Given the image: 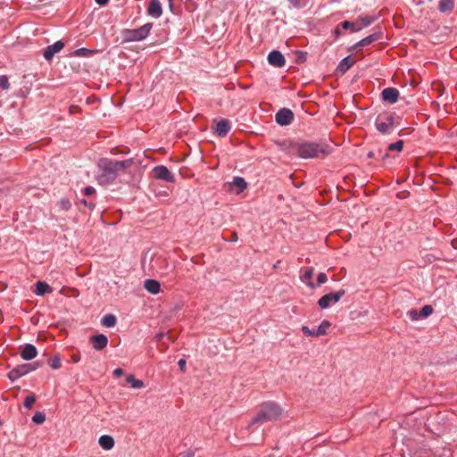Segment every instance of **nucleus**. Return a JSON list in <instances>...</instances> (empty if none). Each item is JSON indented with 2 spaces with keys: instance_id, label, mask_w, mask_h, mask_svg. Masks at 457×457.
Instances as JSON below:
<instances>
[{
  "instance_id": "1",
  "label": "nucleus",
  "mask_w": 457,
  "mask_h": 457,
  "mask_svg": "<svg viewBox=\"0 0 457 457\" xmlns=\"http://www.w3.org/2000/svg\"><path fill=\"white\" fill-rule=\"evenodd\" d=\"M287 152L289 154L308 159L324 157L330 154V149L324 143L301 142L290 143Z\"/></svg>"
},
{
  "instance_id": "2",
  "label": "nucleus",
  "mask_w": 457,
  "mask_h": 457,
  "mask_svg": "<svg viewBox=\"0 0 457 457\" xmlns=\"http://www.w3.org/2000/svg\"><path fill=\"white\" fill-rule=\"evenodd\" d=\"M132 160L112 161L109 159H101L98 166L102 170L101 179L104 181H112L120 172L124 171L132 164Z\"/></svg>"
},
{
  "instance_id": "3",
  "label": "nucleus",
  "mask_w": 457,
  "mask_h": 457,
  "mask_svg": "<svg viewBox=\"0 0 457 457\" xmlns=\"http://www.w3.org/2000/svg\"><path fill=\"white\" fill-rule=\"evenodd\" d=\"M283 410L274 402L263 403L258 413L253 418L251 425L262 424L268 421H274L280 418Z\"/></svg>"
},
{
  "instance_id": "4",
  "label": "nucleus",
  "mask_w": 457,
  "mask_h": 457,
  "mask_svg": "<svg viewBox=\"0 0 457 457\" xmlns=\"http://www.w3.org/2000/svg\"><path fill=\"white\" fill-rule=\"evenodd\" d=\"M153 28L152 23H146L142 27L135 29H126L123 32L124 38L128 41H140L145 39Z\"/></svg>"
},
{
  "instance_id": "5",
  "label": "nucleus",
  "mask_w": 457,
  "mask_h": 457,
  "mask_svg": "<svg viewBox=\"0 0 457 457\" xmlns=\"http://www.w3.org/2000/svg\"><path fill=\"white\" fill-rule=\"evenodd\" d=\"M377 129L382 134H390L395 127L392 114L383 113L378 116L375 121Z\"/></svg>"
},
{
  "instance_id": "6",
  "label": "nucleus",
  "mask_w": 457,
  "mask_h": 457,
  "mask_svg": "<svg viewBox=\"0 0 457 457\" xmlns=\"http://www.w3.org/2000/svg\"><path fill=\"white\" fill-rule=\"evenodd\" d=\"M345 295V289H340L335 293L327 294L319 299L318 305L321 309H327L332 303H338Z\"/></svg>"
},
{
  "instance_id": "7",
  "label": "nucleus",
  "mask_w": 457,
  "mask_h": 457,
  "mask_svg": "<svg viewBox=\"0 0 457 457\" xmlns=\"http://www.w3.org/2000/svg\"><path fill=\"white\" fill-rule=\"evenodd\" d=\"M153 176L156 179L164 180L166 182H174V175L168 170L166 166L159 165L153 169Z\"/></svg>"
},
{
  "instance_id": "8",
  "label": "nucleus",
  "mask_w": 457,
  "mask_h": 457,
  "mask_svg": "<svg viewBox=\"0 0 457 457\" xmlns=\"http://www.w3.org/2000/svg\"><path fill=\"white\" fill-rule=\"evenodd\" d=\"M275 119L280 126H287L294 120V112L290 109L282 108L276 113Z\"/></svg>"
},
{
  "instance_id": "9",
  "label": "nucleus",
  "mask_w": 457,
  "mask_h": 457,
  "mask_svg": "<svg viewBox=\"0 0 457 457\" xmlns=\"http://www.w3.org/2000/svg\"><path fill=\"white\" fill-rule=\"evenodd\" d=\"M400 93L399 90L395 87H386L383 89L381 96L383 101L389 104H395L398 101Z\"/></svg>"
},
{
  "instance_id": "10",
  "label": "nucleus",
  "mask_w": 457,
  "mask_h": 457,
  "mask_svg": "<svg viewBox=\"0 0 457 457\" xmlns=\"http://www.w3.org/2000/svg\"><path fill=\"white\" fill-rule=\"evenodd\" d=\"M433 312V308L430 305H425L420 311L411 310L408 312V316L411 320H417L420 318H427Z\"/></svg>"
},
{
  "instance_id": "11",
  "label": "nucleus",
  "mask_w": 457,
  "mask_h": 457,
  "mask_svg": "<svg viewBox=\"0 0 457 457\" xmlns=\"http://www.w3.org/2000/svg\"><path fill=\"white\" fill-rule=\"evenodd\" d=\"M268 62L272 66L283 67L285 65L286 59L279 51L273 50L268 55Z\"/></svg>"
},
{
  "instance_id": "12",
  "label": "nucleus",
  "mask_w": 457,
  "mask_h": 457,
  "mask_svg": "<svg viewBox=\"0 0 457 457\" xmlns=\"http://www.w3.org/2000/svg\"><path fill=\"white\" fill-rule=\"evenodd\" d=\"M63 47L64 43L62 41H56L54 44L50 45L46 48L43 55L46 60L50 61L54 55L59 53Z\"/></svg>"
},
{
  "instance_id": "13",
  "label": "nucleus",
  "mask_w": 457,
  "mask_h": 457,
  "mask_svg": "<svg viewBox=\"0 0 457 457\" xmlns=\"http://www.w3.org/2000/svg\"><path fill=\"white\" fill-rule=\"evenodd\" d=\"M37 354L36 347L31 344H26L21 347V356L23 360L29 361Z\"/></svg>"
},
{
  "instance_id": "14",
  "label": "nucleus",
  "mask_w": 457,
  "mask_h": 457,
  "mask_svg": "<svg viewBox=\"0 0 457 457\" xmlns=\"http://www.w3.org/2000/svg\"><path fill=\"white\" fill-rule=\"evenodd\" d=\"M147 13L154 18H159L162 13V8L159 0H151L147 8Z\"/></svg>"
},
{
  "instance_id": "15",
  "label": "nucleus",
  "mask_w": 457,
  "mask_h": 457,
  "mask_svg": "<svg viewBox=\"0 0 457 457\" xmlns=\"http://www.w3.org/2000/svg\"><path fill=\"white\" fill-rule=\"evenodd\" d=\"M28 373H29V367L24 366V364H22V365H19L16 368L12 369L8 373V378L12 381H14V380L21 378L22 376H25Z\"/></svg>"
},
{
  "instance_id": "16",
  "label": "nucleus",
  "mask_w": 457,
  "mask_h": 457,
  "mask_svg": "<svg viewBox=\"0 0 457 457\" xmlns=\"http://www.w3.org/2000/svg\"><path fill=\"white\" fill-rule=\"evenodd\" d=\"M91 342L93 344V347L99 351L106 347L108 344V338L103 334H98L91 337Z\"/></svg>"
},
{
  "instance_id": "17",
  "label": "nucleus",
  "mask_w": 457,
  "mask_h": 457,
  "mask_svg": "<svg viewBox=\"0 0 457 457\" xmlns=\"http://www.w3.org/2000/svg\"><path fill=\"white\" fill-rule=\"evenodd\" d=\"M144 287L145 290H147L149 293L153 295H156L160 292V283L155 279H146L144 283Z\"/></svg>"
},
{
  "instance_id": "18",
  "label": "nucleus",
  "mask_w": 457,
  "mask_h": 457,
  "mask_svg": "<svg viewBox=\"0 0 457 457\" xmlns=\"http://www.w3.org/2000/svg\"><path fill=\"white\" fill-rule=\"evenodd\" d=\"M313 273H314L313 268H312V267L307 268L305 270L303 275L301 277L302 281L304 282L307 285V287H310L311 289L315 288V285L312 282Z\"/></svg>"
},
{
  "instance_id": "19",
  "label": "nucleus",
  "mask_w": 457,
  "mask_h": 457,
  "mask_svg": "<svg viewBox=\"0 0 457 457\" xmlns=\"http://www.w3.org/2000/svg\"><path fill=\"white\" fill-rule=\"evenodd\" d=\"M454 5V0H440L438 4V10L442 13H449L453 12Z\"/></svg>"
},
{
  "instance_id": "20",
  "label": "nucleus",
  "mask_w": 457,
  "mask_h": 457,
  "mask_svg": "<svg viewBox=\"0 0 457 457\" xmlns=\"http://www.w3.org/2000/svg\"><path fill=\"white\" fill-rule=\"evenodd\" d=\"M98 443L104 450H111L114 446V439L108 435L101 436Z\"/></svg>"
},
{
  "instance_id": "21",
  "label": "nucleus",
  "mask_w": 457,
  "mask_h": 457,
  "mask_svg": "<svg viewBox=\"0 0 457 457\" xmlns=\"http://www.w3.org/2000/svg\"><path fill=\"white\" fill-rule=\"evenodd\" d=\"M230 129V126L228 121L226 120H222L219 121L216 125V133L220 137H225Z\"/></svg>"
},
{
  "instance_id": "22",
  "label": "nucleus",
  "mask_w": 457,
  "mask_h": 457,
  "mask_svg": "<svg viewBox=\"0 0 457 457\" xmlns=\"http://www.w3.org/2000/svg\"><path fill=\"white\" fill-rule=\"evenodd\" d=\"M379 37H380V35L377 34V33L370 35V36L366 37L365 38L361 39V41H359L354 46V48L357 49L359 47L368 46V45L373 43L374 41L378 40Z\"/></svg>"
},
{
  "instance_id": "23",
  "label": "nucleus",
  "mask_w": 457,
  "mask_h": 457,
  "mask_svg": "<svg viewBox=\"0 0 457 457\" xmlns=\"http://www.w3.org/2000/svg\"><path fill=\"white\" fill-rule=\"evenodd\" d=\"M354 64V61L350 57V56H347L345 58H344L338 67H337V70L341 72V73H345Z\"/></svg>"
},
{
  "instance_id": "24",
  "label": "nucleus",
  "mask_w": 457,
  "mask_h": 457,
  "mask_svg": "<svg viewBox=\"0 0 457 457\" xmlns=\"http://www.w3.org/2000/svg\"><path fill=\"white\" fill-rule=\"evenodd\" d=\"M52 291L50 286L44 281H37L36 283V290L35 293L37 295H44L46 293H50Z\"/></svg>"
},
{
  "instance_id": "25",
  "label": "nucleus",
  "mask_w": 457,
  "mask_h": 457,
  "mask_svg": "<svg viewBox=\"0 0 457 457\" xmlns=\"http://www.w3.org/2000/svg\"><path fill=\"white\" fill-rule=\"evenodd\" d=\"M375 19L371 16H362L358 18L355 22L357 23V26L360 27V30L362 29L365 27H368L370 25Z\"/></svg>"
},
{
  "instance_id": "26",
  "label": "nucleus",
  "mask_w": 457,
  "mask_h": 457,
  "mask_svg": "<svg viewBox=\"0 0 457 457\" xmlns=\"http://www.w3.org/2000/svg\"><path fill=\"white\" fill-rule=\"evenodd\" d=\"M247 184L245 180L241 177H236L234 178L233 181L230 183V187H235L238 188L237 194L242 192L245 187Z\"/></svg>"
},
{
  "instance_id": "27",
  "label": "nucleus",
  "mask_w": 457,
  "mask_h": 457,
  "mask_svg": "<svg viewBox=\"0 0 457 457\" xmlns=\"http://www.w3.org/2000/svg\"><path fill=\"white\" fill-rule=\"evenodd\" d=\"M126 381L131 386L132 388H141L144 386L143 381L136 378L131 374L126 376Z\"/></svg>"
},
{
  "instance_id": "28",
  "label": "nucleus",
  "mask_w": 457,
  "mask_h": 457,
  "mask_svg": "<svg viewBox=\"0 0 457 457\" xmlns=\"http://www.w3.org/2000/svg\"><path fill=\"white\" fill-rule=\"evenodd\" d=\"M116 322V317L112 314L105 315L102 320V325L107 328L114 327Z\"/></svg>"
},
{
  "instance_id": "29",
  "label": "nucleus",
  "mask_w": 457,
  "mask_h": 457,
  "mask_svg": "<svg viewBox=\"0 0 457 457\" xmlns=\"http://www.w3.org/2000/svg\"><path fill=\"white\" fill-rule=\"evenodd\" d=\"M341 27L344 29H351L353 32L360 30V27L357 26V23L355 21L351 22L348 21H345L341 23Z\"/></svg>"
},
{
  "instance_id": "30",
  "label": "nucleus",
  "mask_w": 457,
  "mask_h": 457,
  "mask_svg": "<svg viewBox=\"0 0 457 457\" xmlns=\"http://www.w3.org/2000/svg\"><path fill=\"white\" fill-rule=\"evenodd\" d=\"M331 326L328 320H323L317 328L316 335L322 336L327 334V329Z\"/></svg>"
},
{
  "instance_id": "31",
  "label": "nucleus",
  "mask_w": 457,
  "mask_h": 457,
  "mask_svg": "<svg viewBox=\"0 0 457 457\" xmlns=\"http://www.w3.org/2000/svg\"><path fill=\"white\" fill-rule=\"evenodd\" d=\"M93 54L92 50H89L87 48H79L76 51H74L73 55L79 56V57H86Z\"/></svg>"
},
{
  "instance_id": "32",
  "label": "nucleus",
  "mask_w": 457,
  "mask_h": 457,
  "mask_svg": "<svg viewBox=\"0 0 457 457\" xmlns=\"http://www.w3.org/2000/svg\"><path fill=\"white\" fill-rule=\"evenodd\" d=\"M58 206L62 211L67 212L71 209V203L68 199L62 198L58 202Z\"/></svg>"
},
{
  "instance_id": "33",
  "label": "nucleus",
  "mask_w": 457,
  "mask_h": 457,
  "mask_svg": "<svg viewBox=\"0 0 457 457\" xmlns=\"http://www.w3.org/2000/svg\"><path fill=\"white\" fill-rule=\"evenodd\" d=\"M48 364L52 369L58 370L62 365L61 358L59 356H55L48 361Z\"/></svg>"
},
{
  "instance_id": "34",
  "label": "nucleus",
  "mask_w": 457,
  "mask_h": 457,
  "mask_svg": "<svg viewBox=\"0 0 457 457\" xmlns=\"http://www.w3.org/2000/svg\"><path fill=\"white\" fill-rule=\"evenodd\" d=\"M32 420L36 424H42L46 420V415L43 412L37 411L32 417Z\"/></svg>"
},
{
  "instance_id": "35",
  "label": "nucleus",
  "mask_w": 457,
  "mask_h": 457,
  "mask_svg": "<svg viewBox=\"0 0 457 457\" xmlns=\"http://www.w3.org/2000/svg\"><path fill=\"white\" fill-rule=\"evenodd\" d=\"M403 146V142L402 140L396 141L395 143L390 144L388 145L389 151H402Z\"/></svg>"
},
{
  "instance_id": "36",
  "label": "nucleus",
  "mask_w": 457,
  "mask_h": 457,
  "mask_svg": "<svg viewBox=\"0 0 457 457\" xmlns=\"http://www.w3.org/2000/svg\"><path fill=\"white\" fill-rule=\"evenodd\" d=\"M35 402H36L35 395H28L25 398V400H24V406H25V408L31 409L33 404L35 403Z\"/></svg>"
},
{
  "instance_id": "37",
  "label": "nucleus",
  "mask_w": 457,
  "mask_h": 457,
  "mask_svg": "<svg viewBox=\"0 0 457 457\" xmlns=\"http://www.w3.org/2000/svg\"><path fill=\"white\" fill-rule=\"evenodd\" d=\"M302 331L307 337H319V335H316L317 329H311L307 326H303Z\"/></svg>"
},
{
  "instance_id": "38",
  "label": "nucleus",
  "mask_w": 457,
  "mask_h": 457,
  "mask_svg": "<svg viewBox=\"0 0 457 457\" xmlns=\"http://www.w3.org/2000/svg\"><path fill=\"white\" fill-rule=\"evenodd\" d=\"M328 280L327 275L323 272L319 273L317 277V286L320 287L325 284Z\"/></svg>"
},
{
  "instance_id": "39",
  "label": "nucleus",
  "mask_w": 457,
  "mask_h": 457,
  "mask_svg": "<svg viewBox=\"0 0 457 457\" xmlns=\"http://www.w3.org/2000/svg\"><path fill=\"white\" fill-rule=\"evenodd\" d=\"M0 87H2L3 89L9 88V82L7 77L0 76Z\"/></svg>"
},
{
  "instance_id": "40",
  "label": "nucleus",
  "mask_w": 457,
  "mask_h": 457,
  "mask_svg": "<svg viewBox=\"0 0 457 457\" xmlns=\"http://www.w3.org/2000/svg\"><path fill=\"white\" fill-rule=\"evenodd\" d=\"M80 204L86 207H88L89 209H93L95 207V204L92 202H87L85 199H81Z\"/></svg>"
},
{
  "instance_id": "41",
  "label": "nucleus",
  "mask_w": 457,
  "mask_h": 457,
  "mask_svg": "<svg viewBox=\"0 0 457 457\" xmlns=\"http://www.w3.org/2000/svg\"><path fill=\"white\" fill-rule=\"evenodd\" d=\"M95 188L93 187H87L85 189H84V195H91L95 193Z\"/></svg>"
},
{
  "instance_id": "42",
  "label": "nucleus",
  "mask_w": 457,
  "mask_h": 457,
  "mask_svg": "<svg viewBox=\"0 0 457 457\" xmlns=\"http://www.w3.org/2000/svg\"><path fill=\"white\" fill-rule=\"evenodd\" d=\"M178 365L181 371H184L186 369V361L184 359H180L178 362Z\"/></svg>"
},
{
  "instance_id": "43",
  "label": "nucleus",
  "mask_w": 457,
  "mask_h": 457,
  "mask_svg": "<svg viewBox=\"0 0 457 457\" xmlns=\"http://www.w3.org/2000/svg\"><path fill=\"white\" fill-rule=\"evenodd\" d=\"M24 366L29 367V372L35 370L39 366L38 363H33V364H24Z\"/></svg>"
},
{
  "instance_id": "44",
  "label": "nucleus",
  "mask_w": 457,
  "mask_h": 457,
  "mask_svg": "<svg viewBox=\"0 0 457 457\" xmlns=\"http://www.w3.org/2000/svg\"><path fill=\"white\" fill-rule=\"evenodd\" d=\"M179 457H194V453L191 451H187L180 453Z\"/></svg>"
},
{
  "instance_id": "45",
  "label": "nucleus",
  "mask_w": 457,
  "mask_h": 457,
  "mask_svg": "<svg viewBox=\"0 0 457 457\" xmlns=\"http://www.w3.org/2000/svg\"><path fill=\"white\" fill-rule=\"evenodd\" d=\"M123 374V370L120 368L118 369H115L114 371H113V375L116 376V377H120Z\"/></svg>"
},
{
  "instance_id": "46",
  "label": "nucleus",
  "mask_w": 457,
  "mask_h": 457,
  "mask_svg": "<svg viewBox=\"0 0 457 457\" xmlns=\"http://www.w3.org/2000/svg\"><path fill=\"white\" fill-rule=\"evenodd\" d=\"M290 2V4L295 6V7H298L299 6V4H300V0H288Z\"/></svg>"
},
{
  "instance_id": "47",
  "label": "nucleus",
  "mask_w": 457,
  "mask_h": 457,
  "mask_svg": "<svg viewBox=\"0 0 457 457\" xmlns=\"http://www.w3.org/2000/svg\"><path fill=\"white\" fill-rule=\"evenodd\" d=\"M100 5H105L109 0H95Z\"/></svg>"
},
{
  "instance_id": "48",
  "label": "nucleus",
  "mask_w": 457,
  "mask_h": 457,
  "mask_svg": "<svg viewBox=\"0 0 457 457\" xmlns=\"http://www.w3.org/2000/svg\"><path fill=\"white\" fill-rule=\"evenodd\" d=\"M237 240V235L236 232H233L231 241L236 242Z\"/></svg>"
},
{
  "instance_id": "49",
  "label": "nucleus",
  "mask_w": 457,
  "mask_h": 457,
  "mask_svg": "<svg viewBox=\"0 0 457 457\" xmlns=\"http://www.w3.org/2000/svg\"><path fill=\"white\" fill-rule=\"evenodd\" d=\"M299 60H301V62H303L305 60V56L303 52L300 53Z\"/></svg>"
},
{
  "instance_id": "50",
  "label": "nucleus",
  "mask_w": 457,
  "mask_h": 457,
  "mask_svg": "<svg viewBox=\"0 0 457 457\" xmlns=\"http://www.w3.org/2000/svg\"><path fill=\"white\" fill-rule=\"evenodd\" d=\"M72 359L75 362H78L79 361V358L75 355L72 356Z\"/></svg>"
},
{
  "instance_id": "51",
  "label": "nucleus",
  "mask_w": 457,
  "mask_h": 457,
  "mask_svg": "<svg viewBox=\"0 0 457 457\" xmlns=\"http://www.w3.org/2000/svg\"><path fill=\"white\" fill-rule=\"evenodd\" d=\"M368 156H369L370 158H372V157L374 156V154H373L372 152H370V153L368 154Z\"/></svg>"
},
{
  "instance_id": "52",
  "label": "nucleus",
  "mask_w": 457,
  "mask_h": 457,
  "mask_svg": "<svg viewBox=\"0 0 457 457\" xmlns=\"http://www.w3.org/2000/svg\"><path fill=\"white\" fill-rule=\"evenodd\" d=\"M335 33H336L337 35H339V34H340V29H335Z\"/></svg>"
},
{
  "instance_id": "53",
  "label": "nucleus",
  "mask_w": 457,
  "mask_h": 457,
  "mask_svg": "<svg viewBox=\"0 0 457 457\" xmlns=\"http://www.w3.org/2000/svg\"><path fill=\"white\" fill-rule=\"evenodd\" d=\"M75 109H77V107H75V106H71V112H75Z\"/></svg>"
},
{
  "instance_id": "54",
  "label": "nucleus",
  "mask_w": 457,
  "mask_h": 457,
  "mask_svg": "<svg viewBox=\"0 0 457 457\" xmlns=\"http://www.w3.org/2000/svg\"><path fill=\"white\" fill-rule=\"evenodd\" d=\"M75 109H77V107H75V106H71V112H75Z\"/></svg>"
},
{
  "instance_id": "55",
  "label": "nucleus",
  "mask_w": 457,
  "mask_h": 457,
  "mask_svg": "<svg viewBox=\"0 0 457 457\" xmlns=\"http://www.w3.org/2000/svg\"><path fill=\"white\" fill-rule=\"evenodd\" d=\"M2 425H3V423H2V421L0 420V426H2Z\"/></svg>"
},
{
  "instance_id": "56",
  "label": "nucleus",
  "mask_w": 457,
  "mask_h": 457,
  "mask_svg": "<svg viewBox=\"0 0 457 457\" xmlns=\"http://www.w3.org/2000/svg\"><path fill=\"white\" fill-rule=\"evenodd\" d=\"M169 1H170V3L171 4V1H172V0H169Z\"/></svg>"
}]
</instances>
